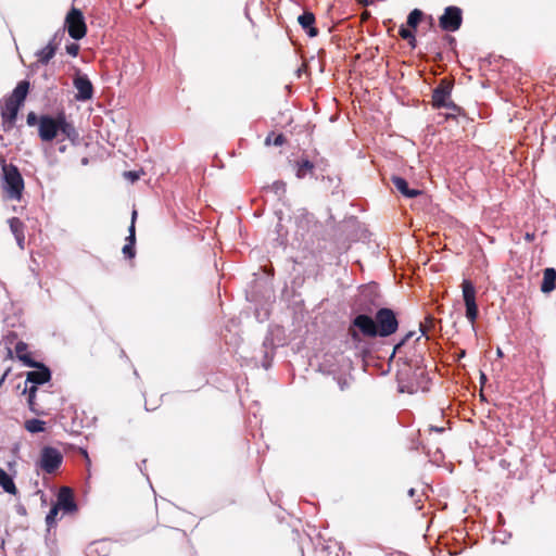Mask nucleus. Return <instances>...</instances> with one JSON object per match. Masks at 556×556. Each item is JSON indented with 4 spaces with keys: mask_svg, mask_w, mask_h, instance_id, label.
I'll return each mask as SVG.
<instances>
[{
    "mask_svg": "<svg viewBox=\"0 0 556 556\" xmlns=\"http://www.w3.org/2000/svg\"><path fill=\"white\" fill-rule=\"evenodd\" d=\"M463 299L466 306V318L473 324L478 317L476 303V288L470 280L465 279L462 283Z\"/></svg>",
    "mask_w": 556,
    "mask_h": 556,
    "instance_id": "0eeeda50",
    "label": "nucleus"
},
{
    "mask_svg": "<svg viewBox=\"0 0 556 556\" xmlns=\"http://www.w3.org/2000/svg\"><path fill=\"white\" fill-rule=\"evenodd\" d=\"M392 182H393L395 189L406 198L412 199L421 193L420 190H418V189H410L408 187L407 181L400 176L392 177Z\"/></svg>",
    "mask_w": 556,
    "mask_h": 556,
    "instance_id": "a211bd4d",
    "label": "nucleus"
},
{
    "mask_svg": "<svg viewBox=\"0 0 556 556\" xmlns=\"http://www.w3.org/2000/svg\"><path fill=\"white\" fill-rule=\"evenodd\" d=\"M24 392H27L29 397L35 399L36 392H37V387L35 384L30 386L28 389L26 387Z\"/></svg>",
    "mask_w": 556,
    "mask_h": 556,
    "instance_id": "72a5a7b5",
    "label": "nucleus"
},
{
    "mask_svg": "<svg viewBox=\"0 0 556 556\" xmlns=\"http://www.w3.org/2000/svg\"><path fill=\"white\" fill-rule=\"evenodd\" d=\"M1 170V189L4 198L20 201L22 199L25 185L17 166L3 163Z\"/></svg>",
    "mask_w": 556,
    "mask_h": 556,
    "instance_id": "f03ea898",
    "label": "nucleus"
},
{
    "mask_svg": "<svg viewBox=\"0 0 556 556\" xmlns=\"http://www.w3.org/2000/svg\"><path fill=\"white\" fill-rule=\"evenodd\" d=\"M415 492H416L415 489L412 488V489L408 490V495L410 497H413L415 495Z\"/></svg>",
    "mask_w": 556,
    "mask_h": 556,
    "instance_id": "4c0bfd02",
    "label": "nucleus"
},
{
    "mask_svg": "<svg viewBox=\"0 0 556 556\" xmlns=\"http://www.w3.org/2000/svg\"><path fill=\"white\" fill-rule=\"evenodd\" d=\"M420 331H421L422 334H426V329L424 328L422 324H420Z\"/></svg>",
    "mask_w": 556,
    "mask_h": 556,
    "instance_id": "58836bf2",
    "label": "nucleus"
},
{
    "mask_svg": "<svg viewBox=\"0 0 556 556\" xmlns=\"http://www.w3.org/2000/svg\"><path fill=\"white\" fill-rule=\"evenodd\" d=\"M26 123L28 126H35V125L39 126V118L37 117V115L34 112H29L27 114Z\"/></svg>",
    "mask_w": 556,
    "mask_h": 556,
    "instance_id": "7c9ffc66",
    "label": "nucleus"
},
{
    "mask_svg": "<svg viewBox=\"0 0 556 556\" xmlns=\"http://www.w3.org/2000/svg\"><path fill=\"white\" fill-rule=\"evenodd\" d=\"M452 85L442 80L440 85L433 90L432 103L435 108H447L456 110V105L451 101Z\"/></svg>",
    "mask_w": 556,
    "mask_h": 556,
    "instance_id": "1a4fd4ad",
    "label": "nucleus"
},
{
    "mask_svg": "<svg viewBox=\"0 0 556 556\" xmlns=\"http://www.w3.org/2000/svg\"><path fill=\"white\" fill-rule=\"evenodd\" d=\"M63 462L62 453L52 446H45L41 450L38 462L39 467L47 473L55 472Z\"/></svg>",
    "mask_w": 556,
    "mask_h": 556,
    "instance_id": "423d86ee",
    "label": "nucleus"
},
{
    "mask_svg": "<svg viewBox=\"0 0 556 556\" xmlns=\"http://www.w3.org/2000/svg\"><path fill=\"white\" fill-rule=\"evenodd\" d=\"M28 89H29V83L27 80H22L16 85L12 94L8 99L12 100L13 102L17 103L18 105H22L27 97Z\"/></svg>",
    "mask_w": 556,
    "mask_h": 556,
    "instance_id": "6ab92c4d",
    "label": "nucleus"
},
{
    "mask_svg": "<svg viewBox=\"0 0 556 556\" xmlns=\"http://www.w3.org/2000/svg\"><path fill=\"white\" fill-rule=\"evenodd\" d=\"M266 190L280 198L286 193V182L282 180H276L270 186L266 187Z\"/></svg>",
    "mask_w": 556,
    "mask_h": 556,
    "instance_id": "a878e982",
    "label": "nucleus"
},
{
    "mask_svg": "<svg viewBox=\"0 0 556 556\" xmlns=\"http://www.w3.org/2000/svg\"><path fill=\"white\" fill-rule=\"evenodd\" d=\"M79 46L77 43H70L66 46V52L72 56H77Z\"/></svg>",
    "mask_w": 556,
    "mask_h": 556,
    "instance_id": "473e14b6",
    "label": "nucleus"
},
{
    "mask_svg": "<svg viewBox=\"0 0 556 556\" xmlns=\"http://www.w3.org/2000/svg\"><path fill=\"white\" fill-rule=\"evenodd\" d=\"M298 22L303 28V30L309 37H316L318 35V29L314 26L315 24V15L312 12L305 11L298 17Z\"/></svg>",
    "mask_w": 556,
    "mask_h": 556,
    "instance_id": "dca6fc26",
    "label": "nucleus"
},
{
    "mask_svg": "<svg viewBox=\"0 0 556 556\" xmlns=\"http://www.w3.org/2000/svg\"><path fill=\"white\" fill-rule=\"evenodd\" d=\"M63 36L64 30H58L49 40L47 46L36 52V56L39 63L48 64L53 59Z\"/></svg>",
    "mask_w": 556,
    "mask_h": 556,
    "instance_id": "9d476101",
    "label": "nucleus"
},
{
    "mask_svg": "<svg viewBox=\"0 0 556 556\" xmlns=\"http://www.w3.org/2000/svg\"><path fill=\"white\" fill-rule=\"evenodd\" d=\"M125 176L130 178L132 181L139 178V175L136 172H126Z\"/></svg>",
    "mask_w": 556,
    "mask_h": 556,
    "instance_id": "f704fd0d",
    "label": "nucleus"
},
{
    "mask_svg": "<svg viewBox=\"0 0 556 556\" xmlns=\"http://www.w3.org/2000/svg\"><path fill=\"white\" fill-rule=\"evenodd\" d=\"M27 344L20 341L15 345V353L17 358L23 362L24 365L28 367L37 366V362H35L28 353H26Z\"/></svg>",
    "mask_w": 556,
    "mask_h": 556,
    "instance_id": "412c9836",
    "label": "nucleus"
},
{
    "mask_svg": "<svg viewBox=\"0 0 556 556\" xmlns=\"http://www.w3.org/2000/svg\"><path fill=\"white\" fill-rule=\"evenodd\" d=\"M55 505L59 506L60 510H63L64 513L76 511L77 505L74 501L73 493L70 488L63 486L60 489Z\"/></svg>",
    "mask_w": 556,
    "mask_h": 556,
    "instance_id": "f8f14e48",
    "label": "nucleus"
},
{
    "mask_svg": "<svg viewBox=\"0 0 556 556\" xmlns=\"http://www.w3.org/2000/svg\"><path fill=\"white\" fill-rule=\"evenodd\" d=\"M46 422L40 419H29L25 422V429L31 433H38L45 431Z\"/></svg>",
    "mask_w": 556,
    "mask_h": 556,
    "instance_id": "b1692460",
    "label": "nucleus"
},
{
    "mask_svg": "<svg viewBox=\"0 0 556 556\" xmlns=\"http://www.w3.org/2000/svg\"><path fill=\"white\" fill-rule=\"evenodd\" d=\"M375 323L378 337H389L399 328L395 313L390 308H380L376 313Z\"/></svg>",
    "mask_w": 556,
    "mask_h": 556,
    "instance_id": "20e7f679",
    "label": "nucleus"
},
{
    "mask_svg": "<svg viewBox=\"0 0 556 556\" xmlns=\"http://www.w3.org/2000/svg\"><path fill=\"white\" fill-rule=\"evenodd\" d=\"M27 402H28V406H29V408H30L33 412H35V399H31V397H29V396H28Z\"/></svg>",
    "mask_w": 556,
    "mask_h": 556,
    "instance_id": "c9c22d12",
    "label": "nucleus"
},
{
    "mask_svg": "<svg viewBox=\"0 0 556 556\" xmlns=\"http://www.w3.org/2000/svg\"><path fill=\"white\" fill-rule=\"evenodd\" d=\"M73 85L77 90L75 98L78 101H87L90 100L93 96V86L86 74H81L77 72Z\"/></svg>",
    "mask_w": 556,
    "mask_h": 556,
    "instance_id": "9b49d317",
    "label": "nucleus"
},
{
    "mask_svg": "<svg viewBox=\"0 0 556 556\" xmlns=\"http://www.w3.org/2000/svg\"><path fill=\"white\" fill-rule=\"evenodd\" d=\"M296 177L302 179L307 175H312L314 170V164L308 160H301L296 163Z\"/></svg>",
    "mask_w": 556,
    "mask_h": 556,
    "instance_id": "5701e85b",
    "label": "nucleus"
},
{
    "mask_svg": "<svg viewBox=\"0 0 556 556\" xmlns=\"http://www.w3.org/2000/svg\"><path fill=\"white\" fill-rule=\"evenodd\" d=\"M400 35L403 39L413 40V41L415 40V37H414L412 30H409L408 28L401 27Z\"/></svg>",
    "mask_w": 556,
    "mask_h": 556,
    "instance_id": "2f4dec72",
    "label": "nucleus"
},
{
    "mask_svg": "<svg viewBox=\"0 0 556 556\" xmlns=\"http://www.w3.org/2000/svg\"><path fill=\"white\" fill-rule=\"evenodd\" d=\"M556 289V270L554 268H546L543 273V281L541 285V291L543 293H549Z\"/></svg>",
    "mask_w": 556,
    "mask_h": 556,
    "instance_id": "aec40b11",
    "label": "nucleus"
},
{
    "mask_svg": "<svg viewBox=\"0 0 556 556\" xmlns=\"http://www.w3.org/2000/svg\"><path fill=\"white\" fill-rule=\"evenodd\" d=\"M59 150H60V152H64L65 151V147H60Z\"/></svg>",
    "mask_w": 556,
    "mask_h": 556,
    "instance_id": "ea45409f",
    "label": "nucleus"
},
{
    "mask_svg": "<svg viewBox=\"0 0 556 556\" xmlns=\"http://www.w3.org/2000/svg\"><path fill=\"white\" fill-rule=\"evenodd\" d=\"M59 134L73 143L78 140L79 136L73 123L67 121L63 112L56 116L41 115L39 117L38 136L41 141L51 142Z\"/></svg>",
    "mask_w": 556,
    "mask_h": 556,
    "instance_id": "f257e3e1",
    "label": "nucleus"
},
{
    "mask_svg": "<svg viewBox=\"0 0 556 556\" xmlns=\"http://www.w3.org/2000/svg\"><path fill=\"white\" fill-rule=\"evenodd\" d=\"M285 142V137L283 135H277L275 136V138L273 139L271 141V135L267 136V138L265 139V144L266 146H270V144H274V146H281Z\"/></svg>",
    "mask_w": 556,
    "mask_h": 556,
    "instance_id": "c85d7f7f",
    "label": "nucleus"
},
{
    "mask_svg": "<svg viewBox=\"0 0 556 556\" xmlns=\"http://www.w3.org/2000/svg\"><path fill=\"white\" fill-rule=\"evenodd\" d=\"M440 27L446 31H456L459 29L463 16L458 7H447L439 20Z\"/></svg>",
    "mask_w": 556,
    "mask_h": 556,
    "instance_id": "6e6552de",
    "label": "nucleus"
},
{
    "mask_svg": "<svg viewBox=\"0 0 556 556\" xmlns=\"http://www.w3.org/2000/svg\"><path fill=\"white\" fill-rule=\"evenodd\" d=\"M137 218V211H132L131 214V223L129 226V235L126 238L127 243L123 248V253L126 257L132 258L135 257V242H136V235H135V223Z\"/></svg>",
    "mask_w": 556,
    "mask_h": 556,
    "instance_id": "2eb2a0df",
    "label": "nucleus"
},
{
    "mask_svg": "<svg viewBox=\"0 0 556 556\" xmlns=\"http://www.w3.org/2000/svg\"><path fill=\"white\" fill-rule=\"evenodd\" d=\"M416 334L415 331H409L408 333L405 334V337L395 345L394 348V354L400 352L402 346L410 339L413 338L414 336Z\"/></svg>",
    "mask_w": 556,
    "mask_h": 556,
    "instance_id": "c756f323",
    "label": "nucleus"
},
{
    "mask_svg": "<svg viewBox=\"0 0 556 556\" xmlns=\"http://www.w3.org/2000/svg\"><path fill=\"white\" fill-rule=\"evenodd\" d=\"M348 336L355 348H359L363 338L378 337L375 319L368 315L359 314L352 321L348 329Z\"/></svg>",
    "mask_w": 556,
    "mask_h": 556,
    "instance_id": "7ed1b4c3",
    "label": "nucleus"
},
{
    "mask_svg": "<svg viewBox=\"0 0 556 556\" xmlns=\"http://www.w3.org/2000/svg\"><path fill=\"white\" fill-rule=\"evenodd\" d=\"M0 485L2 486L3 491L9 494H16L17 492L12 478L2 468H0Z\"/></svg>",
    "mask_w": 556,
    "mask_h": 556,
    "instance_id": "4be33fe9",
    "label": "nucleus"
},
{
    "mask_svg": "<svg viewBox=\"0 0 556 556\" xmlns=\"http://www.w3.org/2000/svg\"><path fill=\"white\" fill-rule=\"evenodd\" d=\"M421 16H422V12L420 10H418V9L413 10L407 17L408 26L415 28L418 25V23L420 22Z\"/></svg>",
    "mask_w": 556,
    "mask_h": 556,
    "instance_id": "cd10ccee",
    "label": "nucleus"
},
{
    "mask_svg": "<svg viewBox=\"0 0 556 556\" xmlns=\"http://www.w3.org/2000/svg\"><path fill=\"white\" fill-rule=\"evenodd\" d=\"M497 355H498V356H502V355H503V353H502V351H501L500 349L497 350Z\"/></svg>",
    "mask_w": 556,
    "mask_h": 556,
    "instance_id": "a19ab883",
    "label": "nucleus"
},
{
    "mask_svg": "<svg viewBox=\"0 0 556 556\" xmlns=\"http://www.w3.org/2000/svg\"><path fill=\"white\" fill-rule=\"evenodd\" d=\"M20 108H21V105L13 102L12 100H9V99L5 100V102L2 106V110H1V116H2L3 124L8 128L13 127V125L15 124V119H16Z\"/></svg>",
    "mask_w": 556,
    "mask_h": 556,
    "instance_id": "ddd939ff",
    "label": "nucleus"
},
{
    "mask_svg": "<svg viewBox=\"0 0 556 556\" xmlns=\"http://www.w3.org/2000/svg\"><path fill=\"white\" fill-rule=\"evenodd\" d=\"M8 223L10 226V230L13 233L18 247L21 249H24V243H25L24 223L17 217L10 218L8 220Z\"/></svg>",
    "mask_w": 556,
    "mask_h": 556,
    "instance_id": "f3484780",
    "label": "nucleus"
},
{
    "mask_svg": "<svg viewBox=\"0 0 556 556\" xmlns=\"http://www.w3.org/2000/svg\"><path fill=\"white\" fill-rule=\"evenodd\" d=\"M60 508L55 504L50 508L47 517L46 522L49 528L53 527L56 523V517L59 515Z\"/></svg>",
    "mask_w": 556,
    "mask_h": 556,
    "instance_id": "bb28decb",
    "label": "nucleus"
},
{
    "mask_svg": "<svg viewBox=\"0 0 556 556\" xmlns=\"http://www.w3.org/2000/svg\"><path fill=\"white\" fill-rule=\"evenodd\" d=\"M87 555L88 556H105L106 555V551H105V544L104 542H97V543H92L90 544L88 547H87Z\"/></svg>",
    "mask_w": 556,
    "mask_h": 556,
    "instance_id": "393cba45",
    "label": "nucleus"
},
{
    "mask_svg": "<svg viewBox=\"0 0 556 556\" xmlns=\"http://www.w3.org/2000/svg\"><path fill=\"white\" fill-rule=\"evenodd\" d=\"M37 370L28 371L26 376V384L28 382L33 384H42L50 380L51 372L45 365L37 363Z\"/></svg>",
    "mask_w": 556,
    "mask_h": 556,
    "instance_id": "4468645a",
    "label": "nucleus"
},
{
    "mask_svg": "<svg viewBox=\"0 0 556 556\" xmlns=\"http://www.w3.org/2000/svg\"><path fill=\"white\" fill-rule=\"evenodd\" d=\"M430 431H435V432H443L444 431V428L442 427H434V426H431L429 428Z\"/></svg>",
    "mask_w": 556,
    "mask_h": 556,
    "instance_id": "e433bc0d",
    "label": "nucleus"
},
{
    "mask_svg": "<svg viewBox=\"0 0 556 556\" xmlns=\"http://www.w3.org/2000/svg\"><path fill=\"white\" fill-rule=\"evenodd\" d=\"M526 238H527L528 240H531L532 236H530V235L528 233Z\"/></svg>",
    "mask_w": 556,
    "mask_h": 556,
    "instance_id": "79ce46f5",
    "label": "nucleus"
},
{
    "mask_svg": "<svg viewBox=\"0 0 556 556\" xmlns=\"http://www.w3.org/2000/svg\"><path fill=\"white\" fill-rule=\"evenodd\" d=\"M64 25L68 31V35L73 39L80 40L86 36L87 26L85 23L84 15L81 11L78 9H71V11L66 14Z\"/></svg>",
    "mask_w": 556,
    "mask_h": 556,
    "instance_id": "39448f33",
    "label": "nucleus"
}]
</instances>
